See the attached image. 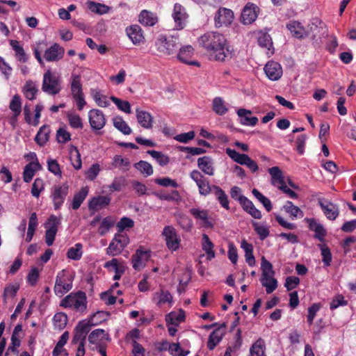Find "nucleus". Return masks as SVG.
Segmentation results:
<instances>
[{"label": "nucleus", "mask_w": 356, "mask_h": 356, "mask_svg": "<svg viewBox=\"0 0 356 356\" xmlns=\"http://www.w3.org/2000/svg\"><path fill=\"white\" fill-rule=\"evenodd\" d=\"M198 41L209 53L211 58L217 61H225L231 58L232 52L223 35L218 32H208L202 35Z\"/></svg>", "instance_id": "1"}, {"label": "nucleus", "mask_w": 356, "mask_h": 356, "mask_svg": "<svg viewBox=\"0 0 356 356\" xmlns=\"http://www.w3.org/2000/svg\"><path fill=\"white\" fill-rule=\"evenodd\" d=\"M261 268L262 271L261 282L266 287V293H271L277 287V282L273 277L275 271L273 269V265L264 257L261 258Z\"/></svg>", "instance_id": "2"}, {"label": "nucleus", "mask_w": 356, "mask_h": 356, "mask_svg": "<svg viewBox=\"0 0 356 356\" xmlns=\"http://www.w3.org/2000/svg\"><path fill=\"white\" fill-rule=\"evenodd\" d=\"M42 90L51 95H56L61 90V81L59 76L53 73L50 70L43 74Z\"/></svg>", "instance_id": "3"}, {"label": "nucleus", "mask_w": 356, "mask_h": 356, "mask_svg": "<svg viewBox=\"0 0 356 356\" xmlns=\"http://www.w3.org/2000/svg\"><path fill=\"white\" fill-rule=\"evenodd\" d=\"M60 305L65 307H71L79 312H83L86 309V294L82 291L71 293L62 300Z\"/></svg>", "instance_id": "4"}, {"label": "nucleus", "mask_w": 356, "mask_h": 356, "mask_svg": "<svg viewBox=\"0 0 356 356\" xmlns=\"http://www.w3.org/2000/svg\"><path fill=\"white\" fill-rule=\"evenodd\" d=\"M95 316L96 314H94L88 321H82L77 324L72 340V344L85 343L86 336L90 332L91 327L96 325V323L93 322Z\"/></svg>", "instance_id": "5"}, {"label": "nucleus", "mask_w": 356, "mask_h": 356, "mask_svg": "<svg viewBox=\"0 0 356 356\" xmlns=\"http://www.w3.org/2000/svg\"><path fill=\"white\" fill-rule=\"evenodd\" d=\"M74 276L67 273L65 270H63L58 274L54 286V292L56 295L62 296L72 288V281Z\"/></svg>", "instance_id": "6"}, {"label": "nucleus", "mask_w": 356, "mask_h": 356, "mask_svg": "<svg viewBox=\"0 0 356 356\" xmlns=\"http://www.w3.org/2000/svg\"><path fill=\"white\" fill-rule=\"evenodd\" d=\"M171 17L175 23V29L182 30L186 26L188 14L187 13L186 8L179 3L174 4Z\"/></svg>", "instance_id": "7"}, {"label": "nucleus", "mask_w": 356, "mask_h": 356, "mask_svg": "<svg viewBox=\"0 0 356 356\" xmlns=\"http://www.w3.org/2000/svg\"><path fill=\"white\" fill-rule=\"evenodd\" d=\"M227 154L235 162L246 165L252 172H256L259 170L257 163L252 160L248 154H240L234 149L227 148Z\"/></svg>", "instance_id": "8"}, {"label": "nucleus", "mask_w": 356, "mask_h": 356, "mask_svg": "<svg viewBox=\"0 0 356 356\" xmlns=\"http://www.w3.org/2000/svg\"><path fill=\"white\" fill-rule=\"evenodd\" d=\"M159 52L170 55L174 54L179 47L178 39L173 36L166 38L161 35L155 42Z\"/></svg>", "instance_id": "9"}, {"label": "nucleus", "mask_w": 356, "mask_h": 356, "mask_svg": "<svg viewBox=\"0 0 356 356\" xmlns=\"http://www.w3.org/2000/svg\"><path fill=\"white\" fill-rule=\"evenodd\" d=\"M129 239L125 234H117L106 249V253L111 256H116L122 252L127 245Z\"/></svg>", "instance_id": "10"}, {"label": "nucleus", "mask_w": 356, "mask_h": 356, "mask_svg": "<svg viewBox=\"0 0 356 356\" xmlns=\"http://www.w3.org/2000/svg\"><path fill=\"white\" fill-rule=\"evenodd\" d=\"M190 177L196 183L201 195L207 196L213 192L214 185H210L208 179L200 171H191Z\"/></svg>", "instance_id": "11"}, {"label": "nucleus", "mask_w": 356, "mask_h": 356, "mask_svg": "<svg viewBox=\"0 0 356 356\" xmlns=\"http://www.w3.org/2000/svg\"><path fill=\"white\" fill-rule=\"evenodd\" d=\"M162 235L164 237L166 245L169 250L175 251L179 249L181 240L172 226H165L163 228Z\"/></svg>", "instance_id": "12"}, {"label": "nucleus", "mask_w": 356, "mask_h": 356, "mask_svg": "<svg viewBox=\"0 0 356 356\" xmlns=\"http://www.w3.org/2000/svg\"><path fill=\"white\" fill-rule=\"evenodd\" d=\"M59 223L60 220L57 217L51 216L46 224L45 241L48 246H51L54 241Z\"/></svg>", "instance_id": "13"}, {"label": "nucleus", "mask_w": 356, "mask_h": 356, "mask_svg": "<svg viewBox=\"0 0 356 356\" xmlns=\"http://www.w3.org/2000/svg\"><path fill=\"white\" fill-rule=\"evenodd\" d=\"M234 19V13L232 10L226 8H220L217 11L214 17L216 27L227 26L230 24Z\"/></svg>", "instance_id": "14"}, {"label": "nucleus", "mask_w": 356, "mask_h": 356, "mask_svg": "<svg viewBox=\"0 0 356 356\" xmlns=\"http://www.w3.org/2000/svg\"><path fill=\"white\" fill-rule=\"evenodd\" d=\"M89 122L92 129L100 130L106 124V118L103 112L98 109H92L88 113Z\"/></svg>", "instance_id": "15"}, {"label": "nucleus", "mask_w": 356, "mask_h": 356, "mask_svg": "<svg viewBox=\"0 0 356 356\" xmlns=\"http://www.w3.org/2000/svg\"><path fill=\"white\" fill-rule=\"evenodd\" d=\"M69 186L63 184L60 186H55L51 197L54 202L55 209H58L64 202L65 197L68 194Z\"/></svg>", "instance_id": "16"}, {"label": "nucleus", "mask_w": 356, "mask_h": 356, "mask_svg": "<svg viewBox=\"0 0 356 356\" xmlns=\"http://www.w3.org/2000/svg\"><path fill=\"white\" fill-rule=\"evenodd\" d=\"M65 49L58 43H54L44 51V59L48 62H57L63 58Z\"/></svg>", "instance_id": "17"}, {"label": "nucleus", "mask_w": 356, "mask_h": 356, "mask_svg": "<svg viewBox=\"0 0 356 356\" xmlns=\"http://www.w3.org/2000/svg\"><path fill=\"white\" fill-rule=\"evenodd\" d=\"M257 7L254 3H248L243 8L241 21L243 24H250L257 18Z\"/></svg>", "instance_id": "18"}, {"label": "nucleus", "mask_w": 356, "mask_h": 356, "mask_svg": "<svg viewBox=\"0 0 356 356\" xmlns=\"http://www.w3.org/2000/svg\"><path fill=\"white\" fill-rule=\"evenodd\" d=\"M264 70L268 78L271 81H277L282 75V68L280 64L273 60L268 62Z\"/></svg>", "instance_id": "19"}, {"label": "nucleus", "mask_w": 356, "mask_h": 356, "mask_svg": "<svg viewBox=\"0 0 356 356\" xmlns=\"http://www.w3.org/2000/svg\"><path fill=\"white\" fill-rule=\"evenodd\" d=\"M318 202L324 214L328 219L335 220L337 218L339 209L335 204L323 198H319Z\"/></svg>", "instance_id": "20"}, {"label": "nucleus", "mask_w": 356, "mask_h": 356, "mask_svg": "<svg viewBox=\"0 0 356 356\" xmlns=\"http://www.w3.org/2000/svg\"><path fill=\"white\" fill-rule=\"evenodd\" d=\"M190 213L193 217L201 221V225L205 228H212L213 223L209 219V213L207 210L200 209L199 208H192Z\"/></svg>", "instance_id": "21"}, {"label": "nucleus", "mask_w": 356, "mask_h": 356, "mask_svg": "<svg viewBox=\"0 0 356 356\" xmlns=\"http://www.w3.org/2000/svg\"><path fill=\"white\" fill-rule=\"evenodd\" d=\"M150 257L148 251H143L140 249L136 250V252L132 256L133 268L136 270H141L147 261Z\"/></svg>", "instance_id": "22"}, {"label": "nucleus", "mask_w": 356, "mask_h": 356, "mask_svg": "<svg viewBox=\"0 0 356 356\" xmlns=\"http://www.w3.org/2000/svg\"><path fill=\"white\" fill-rule=\"evenodd\" d=\"M238 202L241 204L243 209L248 212L250 215H251L254 218L261 219V213L259 210H258L253 203L249 200L245 196H240L238 197Z\"/></svg>", "instance_id": "23"}, {"label": "nucleus", "mask_w": 356, "mask_h": 356, "mask_svg": "<svg viewBox=\"0 0 356 356\" xmlns=\"http://www.w3.org/2000/svg\"><path fill=\"white\" fill-rule=\"evenodd\" d=\"M194 49L192 46L186 45L180 49L179 52L177 55L178 59L184 63L200 66V63L197 61H190L189 58L193 55Z\"/></svg>", "instance_id": "24"}, {"label": "nucleus", "mask_w": 356, "mask_h": 356, "mask_svg": "<svg viewBox=\"0 0 356 356\" xmlns=\"http://www.w3.org/2000/svg\"><path fill=\"white\" fill-rule=\"evenodd\" d=\"M198 168L206 175L212 176L214 175L213 161L211 157L204 156L197 159Z\"/></svg>", "instance_id": "25"}, {"label": "nucleus", "mask_w": 356, "mask_h": 356, "mask_svg": "<svg viewBox=\"0 0 356 356\" xmlns=\"http://www.w3.org/2000/svg\"><path fill=\"white\" fill-rule=\"evenodd\" d=\"M225 324L222 323L220 327H218L210 334L207 343V347L209 349L213 350L216 346L221 341L223 335L225 334Z\"/></svg>", "instance_id": "26"}, {"label": "nucleus", "mask_w": 356, "mask_h": 356, "mask_svg": "<svg viewBox=\"0 0 356 356\" xmlns=\"http://www.w3.org/2000/svg\"><path fill=\"white\" fill-rule=\"evenodd\" d=\"M136 113L137 121L142 127L145 129L152 127L153 118L149 113L139 108H136Z\"/></svg>", "instance_id": "27"}, {"label": "nucleus", "mask_w": 356, "mask_h": 356, "mask_svg": "<svg viewBox=\"0 0 356 356\" xmlns=\"http://www.w3.org/2000/svg\"><path fill=\"white\" fill-rule=\"evenodd\" d=\"M127 34L134 44H139L144 40L142 29L138 25H133L126 30Z\"/></svg>", "instance_id": "28"}, {"label": "nucleus", "mask_w": 356, "mask_h": 356, "mask_svg": "<svg viewBox=\"0 0 356 356\" xmlns=\"http://www.w3.org/2000/svg\"><path fill=\"white\" fill-rule=\"evenodd\" d=\"M42 166L38 161H32L28 163L25 166L23 172L24 181L26 183L30 182L33 179L35 172L40 170Z\"/></svg>", "instance_id": "29"}, {"label": "nucleus", "mask_w": 356, "mask_h": 356, "mask_svg": "<svg viewBox=\"0 0 356 356\" xmlns=\"http://www.w3.org/2000/svg\"><path fill=\"white\" fill-rule=\"evenodd\" d=\"M152 301L158 306H161L165 303H171L172 302V296L169 291L161 289L154 293Z\"/></svg>", "instance_id": "30"}, {"label": "nucleus", "mask_w": 356, "mask_h": 356, "mask_svg": "<svg viewBox=\"0 0 356 356\" xmlns=\"http://www.w3.org/2000/svg\"><path fill=\"white\" fill-rule=\"evenodd\" d=\"M286 27L292 33L293 36L296 38H303L307 35L305 28L298 21L293 20L289 22Z\"/></svg>", "instance_id": "31"}, {"label": "nucleus", "mask_w": 356, "mask_h": 356, "mask_svg": "<svg viewBox=\"0 0 356 356\" xmlns=\"http://www.w3.org/2000/svg\"><path fill=\"white\" fill-rule=\"evenodd\" d=\"M111 198L108 196L99 195L94 197L89 202L88 207L90 210L97 211L108 205Z\"/></svg>", "instance_id": "32"}, {"label": "nucleus", "mask_w": 356, "mask_h": 356, "mask_svg": "<svg viewBox=\"0 0 356 356\" xmlns=\"http://www.w3.org/2000/svg\"><path fill=\"white\" fill-rule=\"evenodd\" d=\"M138 20L140 24L145 26H152L157 23L158 17L155 13L147 10H143L139 15Z\"/></svg>", "instance_id": "33"}, {"label": "nucleus", "mask_w": 356, "mask_h": 356, "mask_svg": "<svg viewBox=\"0 0 356 356\" xmlns=\"http://www.w3.org/2000/svg\"><path fill=\"white\" fill-rule=\"evenodd\" d=\"M307 221L309 222V229L315 232V238L320 241H323L326 234V231L323 226L314 219H308Z\"/></svg>", "instance_id": "34"}, {"label": "nucleus", "mask_w": 356, "mask_h": 356, "mask_svg": "<svg viewBox=\"0 0 356 356\" xmlns=\"http://www.w3.org/2000/svg\"><path fill=\"white\" fill-rule=\"evenodd\" d=\"M252 111L245 108H239L237 111L238 115L241 118V123L243 125H251L254 126L258 122V118L257 117H248V115H250Z\"/></svg>", "instance_id": "35"}, {"label": "nucleus", "mask_w": 356, "mask_h": 356, "mask_svg": "<svg viewBox=\"0 0 356 356\" xmlns=\"http://www.w3.org/2000/svg\"><path fill=\"white\" fill-rule=\"evenodd\" d=\"M103 340L109 341V335L102 329L93 330L88 336V341L90 343L97 344Z\"/></svg>", "instance_id": "36"}, {"label": "nucleus", "mask_w": 356, "mask_h": 356, "mask_svg": "<svg viewBox=\"0 0 356 356\" xmlns=\"http://www.w3.org/2000/svg\"><path fill=\"white\" fill-rule=\"evenodd\" d=\"M185 318L184 312L182 309L178 312H172L165 316L167 324L178 325L181 322L184 321Z\"/></svg>", "instance_id": "37"}, {"label": "nucleus", "mask_w": 356, "mask_h": 356, "mask_svg": "<svg viewBox=\"0 0 356 356\" xmlns=\"http://www.w3.org/2000/svg\"><path fill=\"white\" fill-rule=\"evenodd\" d=\"M88 193V189L87 187H83L81 190L74 195L72 202V208L74 210L78 209L82 202L84 201L86 197H87Z\"/></svg>", "instance_id": "38"}, {"label": "nucleus", "mask_w": 356, "mask_h": 356, "mask_svg": "<svg viewBox=\"0 0 356 356\" xmlns=\"http://www.w3.org/2000/svg\"><path fill=\"white\" fill-rule=\"evenodd\" d=\"M70 159L72 165L76 170L81 168L82 163L81 159V154L76 147L72 145L70 148Z\"/></svg>", "instance_id": "39"}, {"label": "nucleus", "mask_w": 356, "mask_h": 356, "mask_svg": "<svg viewBox=\"0 0 356 356\" xmlns=\"http://www.w3.org/2000/svg\"><path fill=\"white\" fill-rule=\"evenodd\" d=\"M212 193L215 195V196L219 201V203L220 204V205L223 208L228 210L229 209V200H228L227 195L225 194L224 191L218 186H213V191Z\"/></svg>", "instance_id": "40"}, {"label": "nucleus", "mask_w": 356, "mask_h": 356, "mask_svg": "<svg viewBox=\"0 0 356 356\" xmlns=\"http://www.w3.org/2000/svg\"><path fill=\"white\" fill-rule=\"evenodd\" d=\"M50 129L49 126L43 125L35 136V140L40 145L43 146L49 140Z\"/></svg>", "instance_id": "41"}, {"label": "nucleus", "mask_w": 356, "mask_h": 356, "mask_svg": "<svg viewBox=\"0 0 356 356\" xmlns=\"http://www.w3.org/2000/svg\"><path fill=\"white\" fill-rule=\"evenodd\" d=\"M212 106L213 111L219 115H223L228 111V108L225 101L219 97L213 99Z\"/></svg>", "instance_id": "42"}, {"label": "nucleus", "mask_w": 356, "mask_h": 356, "mask_svg": "<svg viewBox=\"0 0 356 356\" xmlns=\"http://www.w3.org/2000/svg\"><path fill=\"white\" fill-rule=\"evenodd\" d=\"M38 92V89L34 82L32 81H28L26 82L23 88V92L27 99L29 100L35 99Z\"/></svg>", "instance_id": "43"}, {"label": "nucleus", "mask_w": 356, "mask_h": 356, "mask_svg": "<svg viewBox=\"0 0 356 356\" xmlns=\"http://www.w3.org/2000/svg\"><path fill=\"white\" fill-rule=\"evenodd\" d=\"M9 108L14 114V120L17 118L22 111V100L19 95H15L13 97L9 104Z\"/></svg>", "instance_id": "44"}, {"label": "nucleus", "mask_w": 356, "mask_h": 356, "mask_svg": "<svg viewBox=\"0 0 356 356\" xmlns=\"http://www.w3.org/2000/svg\"><path fill=\"white\" fill-rule=\"evenodd\" d=\"M10 45L15 52L17 59L20 62L26 63L28 60V57L19 42L17 40H11Z\"/></svg>", "instance_id": "45"}, {"label": "nucleus", "mask_w": 356, "mask_h": 356, "mask_svg": "<svg viewBox=\"0 0 356 356\" xmlns=\"http://www.w3.org/2000/svg\"><path fill=\"white\" fill-rule=\"evenodd\" d=\"M71 91L73 97L83 94L81 76L78 74L72 75Z\"/></svg>", "instance_id": "46"}, {"label": "nucleus", "mask_w": 356, "mask_h": 356, "mask_svg": "<svg viewBox=\"0 0 356 356\" xmlns=\"http://www.w3.org/2000/svg\"><path fill=\"white\" fill-rule=\"evenodd\" d=\"M213 244L207 234L202 235V249L206 252L207 259L211 260L215 257V252L213 250Z\"/></svg>", "instance_id": "47"}, {"label": "nucleus", "mask_w": 356, "mask_h": 356, "mask_svg": "<svg viewBox=\"0 0 356 356\" xmlns=\"http://www.w3.org/2000/svg\"><path fill=\"white\" fill-rule=\"evenodd\" d=\"M114 127L124 135H129L131 133V129L122 117H115L113 118Z\"/></svg>", "instance_id": "48"}, {"label": "nucleus", "mask_w": 356, "mask_h": 356, "mask_svg": "<svg viewBox=\"0 0 356 356\" xmlns=\"http://www.w3.org/2000/svg\"><path fill=\"white\" fill-rule=\"evenodd\" d=\"M268 172L272 177V184L276 186L277 184L282 183L284 180L282 172L279 167L275 166L268 169Z\"/></svg>", "instance_id": "49"}, {"label": "nucleus", "mask_w": 356, "mask_h": 356, "mask_svg": "<svg viewBox=\"0 0 356 356\" xmlns=\"http://www.w3.org/2000/svg\"><path fill=\"white\" fill-rule=\"evenodd\" d=\"M54 327L58 330H63L67 325V316L63 312L56 313L53 318Z\"/></svg>", "instance_id": "50"}, {"label": "nucleus", "mask_w": 356, "mask_h": 356, "mask_svg": "<svg viewBox=\"0 0 356 356\" xmlns=\"http://www.w3.org/2000/svg\"><path fill=\"white\" fill-rule=\"evenodd\" d=\"M147 153L154 158L161 166L166 165L170 162L169 157L161 152L148 150Z\"/></svg>", "instance_id": "51"}, {"label": "nucleus", "mask_w": 356, "mask_h": 356, "mask_svg": "<svg viewBox=\"0 0 356 356\" xmlns=\"http://www.w3.org/2000/svg\"><path fill=\"white\" fill-rule=\"evenodd\" d=\"M134 167L145 177L153 174V168L150 163L145 161H140L134 164Z\"/></svg>", "instance_id": "52"}, {"label": "nucleus", "mask_w": 356, "mask_h": 356, "mask_svg": "<svg viewBox=\"0 0 356 356\" xmlns=\"http://www.w3.org/2000/svg\"><path fill=\"white\" fill-rule=\"evenodd\" d=\"M69 339L68 332H65L60 337L59 341L57 342L54 349L53 350V356H58L62 351H63V346L66 344Z\"/></svg>", "instance_id": "53"}, {"label": "nucleus", "mask_w": 356, "mask_h": 356, "mask_svg": "<svg viewBox=\"0 0 356 356\" xmlns=\"http://www.w3.org/2000/svg\"><path fill=\"white\" fill-rule=\"evenodd\" d=\"M91 94L97 104L100 107H107L110 105L106 96L103 95L97 90H92Z\"/></svg>", "instance_id": "54"}, {"label": "nucleus", "mask_w": 356, "mask_h": 356, "mask_svg": "<svg viewBox=\"0 0 356 356\" xmlns=\"http://www.w3.org/2000/svg\"><path fill=\"white\" fill-rule=\"evenodd\" d=\"M112 165L114 168L121 167L123 171L129 170L130 162L128 159H124L120 155H115L113 159Z\"/></svg>", "instance_id": "55"}, {"label": "nucleus", "mask_w": 356, "mask_h": 356, "mask_svg": "<svg viewBox=\"0 0 356 356\" xmlns=\"http://www.w3.org/2000/svg\"><path fill=\"white\" fill-rule=\"evenodd\" d=\"M250 356H266L264 353V343L261 339L257 340L252 346Z\"/></svg>", "instance_id": "56"}, {"label": "nucleus", "mask_w": 356, "mask_h": 356, "mask_svg": "<svg viewBox=\"0 0 356 356\" xmlns=\"http://www.w3.org/2000/svg\"><path fill=\"white\" fill-rule=\"evenodd\" d=\"M88 8L93 13H98L100 15L107 13L109 10V8L99 3H96L94 1H88Z\"/></svg>", "instance_id": "57"}, {"label": "nucleus", "mask_w": 356, "mask_h": 356, "mask_svg": "<svg viewBox=\"0 0 356 356\" xmlns=\"http://www.w3.org/2000/svg\"><path fill=\"white\" fill-rule=\"evenodd\" d=\"M177 221L178 225L186 232L191 231L193 227L191 219L186 215H179Z\"/></svg>", "instance_id": "58"}, {"label": "nucleus", "mask_w": 356, "mask_h": 356, "mask_svg": "<svg viewBox=\"0 0 356 356\" xmlns=\"http://www.w3.org/2000/svg\"><path fill=\"white\" fill-rule=\"evenodd\" d=\"M67 257L73 260H79L82 256V245L76 243L74 247L70 248L67 253Z\"/></svg>", "instance_id": "59"}, {"label": "nucleus", "mask_w": 356, "mask_h": 356, "mask_svg": "<svg viewBox=\"0 0 356 356\" xmlns=\"http://www.w3.org/2000/svg\"><path fill=\"white\" fill-rule=\"evenodd\" d=\"M254 196L264 205L267 211L272 209V204L268 198L263 195L257 189L254 188L252 191Z\"/></svg>", "instance_id": "60"}, {"label": "nucleus", "mask_w": 356, "mask_h": 356, "mask_svg": "<svg viewBox=\"0 0 356 356\" xmlns=\"http://www.w3.org/2000/svg\"><path fill=\"white\" fill-rule=\"evenodd\" d=\"M114 220L110 218L106 217L104 218L99 227V233L101 236H104L108 230L114 225Z\"/></svg>", "instance_id": "61"}, {"label": "nucleus", "mask_w": 356, "mask_h": 356, "mask_svg": "<svg viewBox=\"0 0 356 356\" xmlns=\"http://www.w3.org/2000/svg\"><path fill=\"white\" fill-rule=\"evenodd\" d=\"M126 184V179L124 177H115L112 184L108 186L111 192L120 191Z\"/></svg>", "instance_id": "62"}, {"label": "nucleus", "mask_w": 356, "mask_h": 356, "mask_svg": "<svg viewBox=\"0 0 356 356\" xmlns=\"http://www.w3.org/2000/svg\"><path fill=\"white\" fill-rule=\"evenodd\" d=\"M284 210L286 212L290 213V215L293 218H296L299 215L302 217L303 213L302 211L296 206L293 205V203L290 201H288L286 204L284 206Z\"/></svg>", "instance_id": "63"}, {"label": "nucleus", "mask_w": 356, "mask_h": 356, "mask_svg": "<svg viewBox=\"0 0 356 356\" xmlns=\"http://www.w3.org/2000/svg\"><path fill=\"white\" fill-rule=\"evenodd\" d=\"M111 100L115 104L120 110L127 113H131V106L129 102L122 101L114 96L111 97Z\"/></svg>", "instance_id": "64"}]
</instances>
